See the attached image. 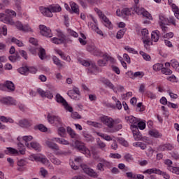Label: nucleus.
<instances>
[{"label": "nucleus", "mask_w": 179, "mask_h": 179, "mask_svg": "<svg viewBox=\"0 0 179 179\" xmlns=\"http://www.w3.org/2000/svg\"><path fill=\"white\" fill-rule=\"evenodd\" d=\"M5 13H0V21L6 24H10L13 26L15 24V21H13V17L16 16V12L13 10L7 9L5 10Z\"/></svg>", "instance_id": "nucleus-1"}, {"label": "nucleus", "mask_w": 179, "mask_h": 179, "mask_svg": "<svg viewBox=\"0 0 179 179\" xmlns=\"http://www.w3.org/2000/svg\"><path fill=\"white\" fill-rule=\"evenodd\" d=\"M75 146L76 148L79 150L81 153H83L87 157H90V150L85 146V143L83 142H80L79 141H76L75 142Z\"/></svg>", "instance_id": "nucleus-2"}, {"label": "nucleus", "mask_w": 179, "mask_h": 179, "mask_svg": "<svg viewBox=\"0 0 179 179\" xmlns=\"http://www.w3.org/2000/svg\"><path fill=\"white\" fill-rule=\"evenodd\" d=\"M94 10L97 13L98 16H99V17H101V19L103 20L106 27H108V29H112L113 24H111V21L108 20L107 16L104 15L101 10H99V8H95Z\"/></svg>", "instance_id": "nucleus-3"}, {"label": "nucleus", "mask_w": 179, "mask_h": 179, "mask_svg": "<svg viewBox=\"0 0 179 179\" xmlns=\"http://www.w3.org/2000/svg\"><path fill=\"white\" fill-rule=\"evenodd\" d=\"M78 62H80L81 65H83V66H89L88 71L92 73L97 69V66H96V64L92 62H89L87 60L78 59Z\"/></svg>", "instance_id": "nucleus-4"}, {"label": "nucleus", "mask_w": 179, "mask_h": 179, "mask_svg": "<svg viewBox=\"0 0 179 179\" xmlns=\"http://www.w3.org/2000/svg\"><path fill=\"white\" fill-rule=\"evenodd\" d=\"M131 129L133 132L134 138L135 141H141L142 139V134L138 129V126L136 124H131Z\"/></svg>", "instance_id": "nucleus-5"}, {"label": "nucleus", "mask_w": 179, "mask_h": 179, "mask_svg": "<svg viewBox=\"0 0 179 179\" xmlns=\"http://www.w3.org/2000/svg\"><path fill=\"white\" fill-rule=\"evenodd\" d=\"M80 166L83 171H84L85 174H87V176H90V177H97V173H96V171L92 169L89 168L87 165L82 164Z\"/></svg>", "instance_id": "nucleus-6"}, {"label": "nucleus", "mask_w": 179, "mask_h": 179, "mask_svg": "<svg viewBox=\"0 0 179 179\" xmlns=\"http://www.w3.org/2000/svg\"><path fill=\"white\" fill-rule=\"evenodd\" d=\"M68 96L71 97V99H73V100H79V96H80V91L79 88L74 87L73 90H70L67 93ZM75 94H77L78 96H76Z\"/></svg>", "instance_id": "nucleus-7"}, {"label": "nucleus", "mask_w": 179, "mask_h": 179, "mask_svg": "<svg viewBox=\"0 0 179 179\" xmlns=\"http://www.w3.org/2000/svg\"><path fill=\"white\" fill-rule=\"evenodd\" d=\"M103 59L98 61V65L99 66H106L108 61H110V62H114V58L111 57L107 54L103 55Z\"/></svg>", "instance_id": "nucleus-8"}, {"label": "nucleus", "mask_w": 179, "mask_h": 179, "mask_svg": "<svg viewBox=\"0 0 179 179\" xmlns=\"http://www.w3.org/2000/svg\"><path fill=\"white\" fill-rule=\"evenodd\" d=\"M39 29L41 30V34L45 37H52V33H51V29L45 27V25H40Z\"/></svg>", "instance_id": "nucleus-9"}, {"label": "nucleus", "mask_w": 179, "mask_h": 179, "mask_svg": "<svg viewBox=\"0 0 179 179\" xmlns=\"http://www.w3.org/2000/svg\"><path fill=\"white\" fill-rule=\"evenodd\" d=\"M101 121L104 125L108 127V128H113V127H114V120L110 117L103 116L101 117Z\"/></svg>", "instance_id": "nucleus-10"}, {"label": "nucleus", "mask_w": 179, "mask_h": 179, "mask_svg": "<svg viewBox=\"0 0 179 179\" xmlns=\"http://www.w3.org/2000/svg\"><path fill=\"white\" fill-rule=\"evenodd\" d=\"M0 101L2 104H5L6 106H16L17 104L16 100L13 99V98L10 96L3 98Z\"/></svg>", "instance_id": "nucleus-11"}, {"label": "nucleus", "mask_w": 179, "mask_h": 179, "mask_svg": "<svg viewBox=\"0 0 179 179\" xmlns=\"http://www.w3.org/2000/svg\"><path fill=\"white\" fill-rule=\"evenodd\" d=\"M48 122H50V124H58L59 125H61V124H62V120H61V117L55 115H48Z\"/></svg>", "instance_id": "nucleus-12"}, {"label": "nucleus", "mask_w": 179, "mask_h": 179, "mask_svg": "<svg viewBox=\"0 0 179 179\" xmlns=\"http://www.w3.org/2000/svg\"><path fill=\"white\" fill-rule=\"evenodd\" d=\"M37 92L38 93V94L41 95V96L47 97V99H50V100L54 97V95L52 94V93H51V92H50L48 90L45 92L41 88H38L37 90Z\"/></svg>", "instance_id": "nucleus-13"}, {"label": "nucleus", "mask_w": 179, "mask_h": 179, "mask_svg": "<svg viewBox=\"0 0 179 179\" xmlns=\"http://www.w3.org/2000/svg\"><path fill=\"white\" fill-rule=\"evenodd\" d=\"M87 51H89V52H91V54H93V55H96V57H99L101 54L100 50L93 45H87Z\"/></svg>", "instance_id": "nucleus-14"}, {"label": "nucleus", "mask_w": 179, "mask_h": 179, "mask_svg": "<svg viewBox=\"0 0 179 179\" xmlns=\"http://www.w3.org/2000/svg\"><path fill=\"white\" fill-rule=\"evenodd\" d=\"M45 145L49 148V149H52V150H59V146H58L57 143H54L52 139H51V141H46Z\"/></svg>", "instance_id": "nucleus-15"}, {"label": "nucleus", "mask_w": 179, "mask_h": 179, "mask_svg": "<svg viewBox=\"0 0 179 179\" xmlns=\"http://www.w3.org/2000/svg\"><path fill=\"white\" fill-rule=\"evenodd\" d=\"M40 11L43 15V16H48V17H52V13L51 12V9L50 6L48 8L45 7H40Z\"/></svg>", "instance_id": "nucleus-16"}, {"label": "nucleus", "mask_w": 179, "mask_h": 179, "mask_svg": "<svg viewBox=\"0 0 179 179\" xmlns=\"http://www.w3.org/2000/svg\"><path fill=\"white\" fill-rule=\"evenodd\" d=\"M17 141L19 142L17 143L19 152L20 153V155H24L26 153V148H24V145L22 143L23 141H22V138L18 137Z\"/></svg>", "instance_id": "nucleus-17"}, {"label": "nucleus", "mask_w": 179, "mask_h": 179, "mask_svg": "<svg viewBox=\"0 0 179 179\" xmlns=\"http://www.w3.org/2000/svg\"><path fill=\"white\" fill-rule=\"evenodd\" d=\"M32 124L31 121L26 119L20 120L18 123L19 126L22 128H29V127H31Z\"/></svg>", "instance_id": "nucleus-18"}, {"label": "nucleus", "mask_w": 179, "mask_h": 179, "mask_svg": "<svg viewBox=\"0 0 179 179\" xmlns=\"http://www.w3.org/2000/svg\"><path fill=\"white\" fill-rule=\"evenodd\" d=\"M101 83L105 85L106 87H109V89H111L112 90H115V87H114V85L110 81V80L106 78H102L101 80Z\"/></svg>", "instance_id": "nucleus-19"}, {"label": "nucleus", "mask_w": 179, "mask_h": 179, "mask_svg": "<svg viewBox=\"0 0 179 179\" xmlns=\"http://www.w3.org/2000/svg\"><path fill=\"white\" fill-rule=\"evenodd\" d=\"M126 176L127 178H136V179H143L145 176L143 175L135 174L132 172H127Z\"/></svg>", "instance_id": "nucleus-20"}, {"label": "nucleus", "mask_w": 179, "mask_h": 179, "mask_svg": "<svg viewBox=\"0 0 179 179\" xmlns=\"http://www.w3.org/2000/svg\"><path fill=\"white\" fill-rule=\"evenodd\" d=\"M49 8H50L52 13L61 12V10H62V8H61V6H59V4H52V5L49 6Z\"/></svg>", "instance_id": "nucleus-21"}, {"label": "nucleus", "mask_w": 179, "mask_h": 179, "mask_svg": "<svg viewBox=\"0 0 179 179\" xmlns=\"http://www.w3.org/2000/svg\"><path fill=\"white\" fill-rule=\"evenodd\" d=\"M38 55L42 61L47 58V53L45 52V49L42 47L39 48Z\"/></svg>", "instance_id": "nucleus-22"}, {"label": "nucleus", "mask_w": 179, "mask_h": 179, "mask_svg": "<svg viewBox=\"0 0 179 179\" xmlns=\"http://www.w3.org/2000/svg\"><path fill=\"white\" fill-rule=\"evenodd\" d=\"M160 31L159 30H156L152 32L151 34V40L155 43H157L159 41Z\"/></svg>", "instance_id": "nucleus-23"}, {"label": "nucleus", "mask_w": 179, "mask_h": 179, "mask_svg": "<svg viewBox=\"0 0 179 179\" xmlns=\"http://www.w3.org/2000/svg\"><path fill=\"white\" fill-rule=\"evenodd\" d=\"M6 155H19V151L12 147L6 148V150L4 151Z\"/></svg>", "instance_id": "nucleus-24"}, {"label": "nucleus", "mask_w": 179, "mask_h": 179, "mask_svg": "<svg viewBox=\"0 0 179 179\" xmlns=\"http://www.w3.org/2000/svg\"><path fill=\"white\" fill-rule=\"evenodd\" d=\"M144 173L147 174H162V171L156 168L148 169L144 171Z\"/></svg>", "instance_id": "nucleus-25"}, {"label": "nucleus", "mask_w": 179, "mask_h": 179, "mask_svg": "<svg viewBox=\"0 0 179 179\" xmlns=\"http://www.w3.org/2000/svg\"><path fill=\"white\" fill-rule=\"evenodd\" d=\"M5 86L10 92H15V84L12 81H6Z\"/></svg>", "instance_id": "nucleus-26"}, {"label": "nucleus", "mask_w": 179, "mask_h": 179, "mask_svg": "<svg viewBox=\"0 0 179 179\" xmlns=\"http://www.w3.org/2000/svg\"><path fill=\"white\" fill-rule=\"evenodd\" d=\"M55 99H56V101L57 103H59L60 104H62V106L66 104V100H65V99H64V97H62L61 94H57Z\"/></svg>", "instance_id": "nucleus-27"}, {"label": "nucleus", "mask_w": 179, "mask_h": 179, "mask_svg": "<svg viewBox=\"0 0 179 179\" xmlns=\"http://www.w3.org/2000/svg\"><path fill=\"white\" fill-rule=\"evenodd\" d=\"M83 135L86 142H93V141L94 140L93 138V136H92V135L87 134V131H83Z\"/></svg>", "instance_id": "nucleus-28"}, {"label": "nucleus", "mask_w": 179, "mask_h": 179, "mask_svg": "<svg viewBox=\"0 0 179 179\" xmlns=\"http://www.w3.org/2000/svg\"><path fill=\"white\" fill-rule=\"evenodd\" d=\"M9 61L11 62H16L20 59V55H19V52H15V55H11L8 57Z\"/></svg>", "instance_id": "nucleus-29"}, {"label": "nucleus", "mask_w": 179, "mask_h": 179, "mask_svg": "<svg viewBox=\"0 0 179 179\" xmlns=\"http://www.w3.org/2000/svg\"><path fill=\"white\" fill-rule=\"evenodd\" d=\"M52 141H55L57 143H60V145H69V141L59 138H52Z\"/></svg>", "instance_id": "nucleus-30"}, {"label": "nucleus", "mask_w": 179, "mask_h": 179, "mask_svg": "<svg viewBox=\"0 0 179 179\" xmlns=\"http://www.w3.org/2000/svg\"><path fill=\"white\" fill-rule=\"evenodd\" d=\"M17 71L21 75H24L25 76H27V75H29V67L27 66L21 67L17 69Z\"/></svg>", "instance_id": "nucleus-31"}, {"label": "nucleus", "mask_w": 179, "mask_h": 179, "mask_svg": "<svg viewBox=\"0 0 179 179\" xmlns=\"http://www.w3.org/2000/svg\"><path fill=\"white\" fill-rule=\"evenodd\" d=\"M30 146L31 148H32V149H34V150H38V152H40V150H41V145L37 142L30 143L29 147Z\"/></svg>", "instance_id": "nucleus-32"}, {"label": "nucleus", "mask_w": 179, "mask_h": 179, "mask_svg": "<svg viewBox=\"0 0 179 179\" xmlns=\"http://www.w3.org/2000/svg\"><path fill=\"white\" fill-rule=\"evenodd\" d=\"M33 139V136H24L22 137V142H25V145L27 148H30V144L28 142H30Z\"/></svg>", "instance_id": "nucleus-33"}, {"label": "nucleus", "mask_w": 179, "mask_h": 179, "mask_svg": "<svg viewBox=\"0 0 179 179\" xmlns=\"http://www.w3.org/2000/svg\"><path fill=\"white\" fill-rule=\"evenodd\" d=\"M149 135L153 136L154 138H162L163 135L160 134L157 130H150L149 131Z\"/></svg>", "instance_id": "nucleus-34"}, {"label": "nucleus", "mask_w": 179, "mask_h": 179, "mask_svg": "<svg viewBox=\"0 0 179 179\" xmlns=\"http://www.w3.org/2000/svg\"><path fill=\"white\" fill-rule=\"evenodd\" d=\"M159 26L169 24V18L164 17L163 15H159Z\"/></svg>", "instance_id": "nucleus-35"}, {"label": "nucleus", "mask_w": 179, "mask_h": 179, "mask_svg": "<svg viewBox=\"0 0 179 179\" xmlns=\"http://www.w3.org/2000/svg\"><path fill=\"white\" fill-rule=\"evenodd\" d=\"M131 9H133L134 12L137 13V15H142L144 8H139V6H138V3H136V5H134Z\"/></svg>", "instance_id": "nucleus-36"}, {"label": "nucleus", "mask_w": 179, "mask_h": 179, "mask_svg": "<svg viewBox=\"0 0 179 179\" xmlns=\"http://www.w3.org/2000/svg\"><path fill=\"white\" fill-rule=\"evenodd\" d=\"M96 134L98 135V136H100L101 138H103V139H105V141H113V138H111V136L107 134H104L100 132H97Z\"/></svg>", "instance_id": "nucleus-37"}, {"label": "nucleus", "mask_w": 179, "mask_h": 179, "mask_svg": "<svg viewBox=\"0 0 179 179\" xmlns=\"http://www.w3.org/2000/svg\"><path fill=\"white\" fill-rule=\"evenodd\" d=\"M67 133L70 135L71 138H75L78 136V134L70 127H67Z\"/></svg>", "instance_id": "nucleus-38"}, {"label": "nucleus", "mask_w": 179, "mask_h": 179, "mask_svg": "<svg viewBox=\"0 0 179 179\" xmlns=\"http://www.w3.org/2000/svg\"><path fill=\"white\" fill-rule=\"evenodd\" d=\"M171 5L172 9L173 10V12L175 13L176 17L178 18V20H179V9H178V7L174 3H171Z\"/></svg>", "instance_id": "nucleus-39"}, {"label": "nucleus", "mask_w": 179, "mask_h": 179, "mask_svg": "<svg viewBox=\"0 0 179 179\" xmlns=\"http://www.w3.org/2000/svg\"><path fill=\"white\" fill-rule=\"evenodd\" d=\"M71 8L74 13L79 15V6H78V4H76V3H72L71 4Z\"/></svg>", "instance_id": "nucleus-40"}, {"label": "nucleus", "mask_w": 179, "mask_h": 179, "mask_svg": "<svg viewBox=\"0 0 179 179\" xmlns=\"http://www.w3.org/2000/svg\"><path fill=\"white\" fill-rule=\"evenodd\" d=\"M125 31H127V29H122L118 31L116 35V38H117L118 40L122 38V37H124V35L125 34Z\"/></svg>", "instance_id": "nucleus-41"}, {"label": "nucleus", "mask_w": 179, "mask_h": 179, "mask_svg": "<svg viewBox=\"0 0 179 179\" xmlns=\"http://www.w3.org/2000/svg\"><path fill=\"white\" fill-rule=\"evenodd\" d=\"M128 75H131V78H138V76H143V73L141 71H137L134 73L132 71H129Z\"/></svg>", "instance_id": "nucleus-42"}, {"label": "nucleus", "mask_w": 179, "mask_h": 179, "mask_svg": "<svg viewBox=\"0 0 179 179\" xmlns=\"http://www.w3.org/2000/svg\"><path fill=\"white\" fill-rule=\"evenodd\" d=\"M131 9L132 8H123L121 11L122 16H129V15H131Z\"/></svg>", "instance_id": "nucleus-43"}, {"label": "nucleus", "mask_w": 179, "mask_h": 179, "mask_svg": "<svg viewBox=\"0 0 179 179\" xmlns=\"http://www.w3.org/2000/svg\"><path fill=\"white\" fill-rule=\"evenodd\" d=\"M173 149L174 146L171 144H165L161 148V150H173Z\"/></svg>", "instance_id": "nucleus-44"}, {"label": "nucleus", "mask_w": 179, "mask_h": 179, "mask_svg": "<svg viewBox=\"0 0 179 179\" xmlns=\"http://www.w3.org/2000/svg\"><path fill=\"white\" fill-rule=\"evenodd\" d=\"M57 37H59V38H60V40H62L65 43L67 42L66 38H65V35L64 34V33H62V31L57 30Z\"/></svg>", "instance_id": "nucleus-45"}, {"label": "nucleus", "mask_w": 179, "mask_h": 179, "mask_svg": "<svg viewBox=\"0 0 179 179\" xmlns=\"http://www.w3.org/2000/svg\"><path fill=\"white\" fill-rule=\"evenodd\" d=\"M0 121H1V122H10V124H13V120L12 118H8L5 116L0 117Z\"/></svg>", "instance_id": "nucleus-46"}, {"label": "nucleus", "mask_w": 179, "mask_h": 179, "mask_svg": "<svg viewBox=\"0 0 179 179\" xmlns=\"http://www.w3.org/2000/svg\"><path fill=\"white\" fill-rule=\"evenodd\" d=\"M13 2L17 10H22V0H13Z\"/></svg>", "instance_id": "nucleus-47"}, {"label": "nucleus", "mask_w": 179, "mask_h": 179, "mask_svg": "<svg viewBox=\"0 0 179 179\" xmlns=\"http://www.w3.org/2000/svg\"><path fill=\"white\" fill-rule=\"evenodd\" d=\"M141 36L143 40L149 38V31L147 29H143L141 31Z\"/></svg>", "instance_id": "nucleus-48"}, {"label": "nucleus", "mask_w": 179, "mask_h": 179, "mask_svg": "<svg viewBox=\"0 0 179 179\" xmlns=\"http://www.w3.org/2000/svg\"><path fill=\"white\" fill-rule=\"evenodd\" d=\"M152 68H153L154 71H155L156 72H157L159 71H162L163 64H160V63L155 64Z\"/></svg>", "instance_id": "nucleus-49"}, {"label": "nucleus", "mask_w": 179, "mask_h": 179, "mask_svg": "<svg viewBox=\"0 0 179 179\" xmlns=\"http://www.w3.org/2000/svg\"><path fill=\"white\" fill-rule=\"evenodd\" d=\"M66 134V130L64 127H59L58 129V134L62 138H65V135Z\"/></svg>", "instance_id": "nucleus-50"}, {"label": "nucleus", "mask_w": 179, "mask_h": 179, "mask_svg": "<svg viewBox=\"0 0 179 179\" xmlns=\"http://www.w3.org/2000/svg\"><path fill=\"white\" fill-rule=\"evenodd\" d=\"M92 153L93 155L94 159H95V160H99L100 158V157H99V150L96 148H92Z\"/></svg>", "instance_id": "nucleus-51"}, {"label": "nucleus", "mask_w": 179, "mask_h": 179, "mask_svg": "<svg viewBox=\"0 0 179 179\" xmlns=\"http://www.w3.org/2000/svg\"><path fill=\"white\" fill-rule=\"evenodd\" d=\"M38 162H41V163L45 164V166H48V164H50V161L48 160V159H47V157H39V159Z\"/></svg>", "instance_id": "nucleus-52"}, {"label": "nucleus", "mask_w": 179, "mask_h": 179, "mask_svg": "<svg viewBox=\"0 0 179 179\" xmlns=\"http://www.w3.org/2000/svg\"><path fill=\"white\" fill-rule=\"evenodd\" d=\"M67 33L69 34V36H71V37H75L77 38V37H79V34L78 33L71 29H67Z\"/></svg>", "instance_id": "nucleus-53"}, {"label": "nucleus", "mask_w": 179, "mask_h": 179, "mask_svg": "<svg viewBox=\"0 0 179 179\" xmlns=\"http://www.w3.org/2000/svg\"><path fill=\"white\" fill-rule=\"evenodd\" d=\"M141 15L144 17H146V19H149V20H152V15L149 13V12L146 11L145 8H143V11L141 13Z\"/></svg>", "instance_id": "nucleus-54"}, {"label": "nucleus", "mask_w": 179, "mask_h": 179, "mask_svg": "<svg viewBox=\"0 0 179 179\" xmlns=\"http://www.w3.org/2000/svg\"><path fill=\"white\" fill-rule=\"evenodd\" d=\"M168 170L174 174L179 175V167L169 166Z\"/></svg>", "instance_id": "nucleus-55"}, {"label": "nucleus", "mask_w": 179, "mask_h": 179, "mask_svg": "<svg viewBox=\"0 0 179 179\" xmlns=\"http://www.w3.org/2000/svg\"><path fill=\"white\" fill-rule=\"evenodd\" d=\"M52 61L55 65L57 66H62V64H61V60L57 57V56L52 57Z\"/></svg>", "instance_id": "nucleus-56"}, {"label": "nucleus", "mask_w": 179, "mask_h": 179, "mask_svg": "<svg viewBox=\"0 0 179 179\" xmlns=\"http://www.w3.org/2000/svg\"><path fill=\"white\" fill-rule=\"evenodd\" d=\"M50 162H52L53 164H55L56 166H59L62 163L59 159L56 158L55 157L50 158Z\"/></svg>", "instance_id": "nucleus-57"}, {"label": "nucleus", "mask_w": 179, "mask_h": 179, "mask_svg": "<svg viewBox=\"0 0 179 179\" xmlns=\"http://www.w3.org/2000/svg\"><path fill=\"white\" fill-rule=\"evenodd\" d=\"M136 125L137 126L138 129L143 130L146 128V123L144 122H138Z\"/></svg>", "instance_id": "nucleus-58"}, {"label": "nucleus", "mask_w": 179, "mask_h": 179, "mask_svg": "<svg viewBox=\"0 0 179 179\" xmlns=\"http://www.w3.org/2000/svg\"><path fill=\"white\" fill-rule=\"evenodd\" d=\"M162 73H163L164 75H171V73H173V71L169 68L163 67L162 70Z\"/></svg>", "instance_id": "nucleus-59"}, {"label": "nucleus", "mask_w": 179, "mask_h": 179, "mask_svg": "<svg viewBox=\"0 0 179 179\" xmlns=\"http://www.w3.org/2000/svg\"><path fill=\"white\" fill-rule=\"evenodd\" d=\"M52 41L54 44H62L64 42L62 39H60L59 38H52Z\"/></svg>", "instance_id": "nucleus-60"}, {"label": "nucleus", "mask_w": 179, "mask_h": 179, "mask_svg": "<svg viewBox=\"0 0 179 179\" xmlns=\"http://www.w3.org/2000/svg\"><path fill=\"white\" fill-rule=\"evenodd\" d=\"M143 43H144L145 48H146V50H149V45L152 44V42H150V39L148 38L143 40Z\"/></svg>", "instance_id": "nucleus-61"}, {"label": "nucleus", "mask_w": 179, "mask_h": 179, "mask_svg": "<svg viewBox=\"0 0 179 179\" xmlns=\"http://www.w3.org/2000/svg\"><path fill=\"white\" fill-rule=\"evenodd\" d=\"M124 160H126V162H132V160H134V158L132 157V155L129 154V153H127L124 155Z\"/></svg>", "instance_id": "nucleus-62"}, {"label": "nucleus", "mask_w": 179, "mask_h": 179, "mask_svg": "<svg viewBox=\"0 0 179 179\" xmlns=\"http://www.w3.org/2000/svg\"><path fill=\"white\" fill-rule=\"evenodd\" d=\"M140 55H142L143 58L145 61H150V55L145 53L143 51H140Z\"/></svg>", "instance_id": "nucleus-63"}, {"label": "nucleus", "mask_w": 179, "mask_h": 179, "mask_svg": "<svg viewBox=\"0 0 179 179\" xmlns=\"http://www.w3.org/2000/svg\"><path fill=\"white\" fill-rule=\"evenodd\" d=\"M139 122V119L135 117H131L129 119V122L131 124V125H135V124H138Z\"/></svg>", "instance_id": "nucleus-64"}]
</instances>
